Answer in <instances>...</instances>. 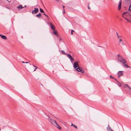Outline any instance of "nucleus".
Here are the masks:
<instances>
[{
	"mask_svg": "<svg viewBox=\"0 0 131 131\" xmlns=\"http://www.w3.org/2000/svg\"><path fill=\"white\" fill-rule=\"evenodd\" d=\"M128 92L129 94H131V90L130 91V90H129Z\"/></svg>",
	"mask_w": 131,
	"mask_h": 131,
	"instance_id": "nucleus-27",
	"label": "nucleus"
},
{
	"mask_svg": "<svg viewBox=\"0 0 131 131\" xmlns=\"http://www.w3.org/2000/svg\"><path fill=\"white\" fill-rule=\"evenodd\" d=\"M26 7V5H25V7Z\"/></svg>",
	"mask_w": 131,
	"mask_h": 131,
	"instance_id": "nucleus-41",
	"label": "nucleus"
},
{
	"mask_svg": "<svg viewBox=\"0 0 131 131\" xmlns=\"http://www.w3.org/2000/svg\"><path fill=\"white\" fill-rule=\"evenodd\" d=\"M72 126H73V127H74L75 128L77 129V127L75 125L72 124L71 125Z\"/></svg>",
	"mask_w": 131,
	"mask_h": 131,
	"instance_id": "nucleus-23",
	"label": "nucleus"
},
{
	"mask_svg": "<svg viewBox=\"0 0 131 131\" xmlns=\"http://www.w3.org/2000/svg\"><path fill=\"white\" fill-rule=\"evenodd\" d=\"M66 55H67V56L70 59L71 61H73V58L69 54H67Z\"/></svg>",
	"mask_w": 131,
	"mask_h": 131,
	"instance_id": "nucleus-8",
	"label": "nucleus"
},
{
	"mask_svg": "<svg viewBox=\"0 0 131 131\" xmlns=\"http://www.w3.org/2000/svg\"><path fill=\"white\" fill-rule=\"evenodd\" d=\"M73 31L74 32V31L73 30H72L71 31V33L72 34H73Z\"/></svg>",
	"mask_w": 131,
	"mask_h": 131,
	"instance_id": "nucleus-28",
	"label": "nucleus"
},
{
	"mask_svg": "<svg viewBox=\"0 0 131 131\" xmlns=\"http://www.w3.org/2000/svg\"><path fill=\"white\" fill-rule=\"evenodd\" d=\"M81 68L79 67L77 68H76L75 69H76V70L78 71V70L80 71V70H81Z\"/></svg>",
	"mask_w": 131,
	"mask_h": 131,
	"instance_id": "nucleus-18",
	"label": "nucleus"
},
{
	"mask_svg": "<svg viewBox=\"0 0 131 131\" xmlns=\"http://www.w3.org/2000/svg\"><path fill=\"white\" fill-rule=\"evenodd\" d=\"M56 1H57V2H59L60 1V0H55Z\"/></svg>",
	"mask_w": 131,
	"mask_h": 131,
	"instance_id": "nucleus-32",
	"label": "nucleus"
},
{
	"mask_svg": "<svg viewBox=\"0 0 131 131\" xmlns=\"http://www.w3.org/2000/svg\"><path fill=\"white\" fill-rule=\"evenodd\" d=\"M78 71L80 72L81 73H84V71L83 70V69L82 68L81 70H80V71L78 70Z\"/></svg>",
	"mask_w": 131,
	"mask_h": 131,
	"instance_id": "nucleus-15",
	"label": "nucleus"
},
{
	"mask_svg": "<svg viewBox=\"0 0 131 131\" xmlns=\"http://www.w3.org/2000/svg\"><path fill=\"white\" fill-rule=\"evenodd\" d=\"M73 66L75 69L77 68V67H79V65L77 62H76L74 63Z\"/></svg>",
	"mask_w": 131,
	"mask_h": 131,
	"instance_id": "nucleus-7",
	"label": "nucleus"
},
{
	"mask_svg": "<svg viewBox=\"0 0 131 131\" xmlns=\"http://www.w3.org/2000/svg\"><path fill=\"white\" fill-rule=\"evenodd\" d=\"M40 10L41 13H44V10L41 8H40Z\"/></svg>",
	"mask_w": 131,
	"mask_h": 131,
	"instance_id": "nucleus-21",
	"label": "nucleus"
},
{
	"mask_svg": "<svg viewBox=\"0 0 131 131\" xmlns=\"http://www.w3.org/2000/svg\"><path fill=\"white\" fill-rule=\"evenodd\" d=\"M121 5H122V2L121 1H120L119 2V5L118 7V9L119 10L121 8Z\"/></svg>",
	"mask_w": 131,
	"mask_h": 131,
	"instance_id": "nucleus-9",
	"label": "nucleus"
},
{
	"mask_svg": "<svg viewBox=\"0 0 131 131\" xmlns=\"http://www.w3.org/2000/svg\"><path fill=\"white\" fill-rule=\"evenodd\" d=\"M116 34L117 38L119 41V43L122 44V45H124L123 41L122 40V36L121 35H119L117 32H116Z\"/></svg>",
	"mask_w": 131,
	"mask_h": 131,
	"instance_id": "nucleus-2",
	"label": "nucleus"
},
{
	"mask_svg": "<svg viewBox=\"0 0 131 131\" xmlns=\"http://www.w3.org/2000/svg\"><path fill=\"white\" fill-rule=\"evenodd\" d=\"M117 59L118 61H119L122 63H127V61L119 54L117 55Z\"/></svg>",
	"mask_w": 131,
	"mask_h": 131,
	"instance_id": "nucleus-1",
	"label": "nucleus"
},
{
	"mask_svg": "<svg viewBox=\"0 0 131 131\" xmlns=\"http://www.w3.org/2000/svg\"><path fill=\"white\" fill-rule=\"evenodd\" d=\"M6 8H7V9H10V7H6Z\"/></svg>",
	"mask_w": 131,
	"mask_h": 131,
	"instance_id": "nucleus-30",
	"label": "nucleus"
},
{
	"mask_svg": "<svg viewBox=\"0 0 131 131\" xmlns=\"http://www.w3.org/2000/svg\"><path fill=\"white\" fill-rule=\"evenodd\" d=\"M54 125L59 129H61V127L57 124V122Z\"/></svg>",
	"mask_w": 131,
	"mask_h": 131,
	"instance_id": "nucleus-11",
	"label": "nucleus"
},
{
	"mask_svg": "<svg viewBox=\"0 0 131 131\" xmlns=\"http://www.w3.org/2000/svg\"><path fill=\"white\" fill-rule=\"evenodd\" d=\"M62 7H63V9H64V8L65 7V6H64L63 5H62Z\"/></svg>",
	"mask_w": 131,
	"mask_h": 131,
	"instance_id": "nucleus-33",
	"label": "nucleus"
},
{
	"mask_svg": "<svg viewBox=\"0 0 131 131\" xmlns=\"http://www.w3.org/2000/svg\"><path fill=\"white\" fill-rule=\"evenodd\" d=\"M117 82L118 83V84H117L119 86V87H121L122 86L121 84V83H120L118 81Z\"/></svg>",
	"mask_w": 131,
	"mask_h": 131,
	"instance_id": "nucleus-19",
	"label": "nucleus"
},
{
	"mask_svg": "<svg viewBox=\"0 0 131 131\" xmlns=\"http://www.w3.org/2000/svg\"><path fill=\"white\" fill-rule=\"evenodd\" d=\"M48 121L51 124H52L54 125H55V124L56 123V121L52 119L51 118L50 116H49L48 115Z\"/></svg>",
	"mask_w": 131,
	"mask_h": 131,
	"instance_id": "nucleus-4",
	"label": "nucleus"
},
{
	"mask_svg": "<svg viewBox=\"0 0 131 131\" xmlns=\"http://www.w3.org/2000/svg\"><path fill=\"white\" fill-rule=\"evenodd\" d=\"M124 71H119L117 73V75L118 78L123 75Z\"/></svg>",
	"mask_w": 131,
	"mask_h": 131,
	"instance_id": "nucleus-5",
	"label": "nucleus"
},
{
	"mask_svg": "<svg viewBox=\"0 0 131 131\" xmlns=\"http://www.w3.org/2000/svg\"><path fill=\"white\" fill-rule=\"evenodd\" d=\"M28 63V62H25V63Z\"/></svg>",
	"mask_w": 131,
	"mask_h": 131,
	"instance_id": "nucleus-36",
	"label": "nucleus"
},
{
	"mask_svg": "<svg viewBox=\"0 0 131 131\" xmlns=\"http://www.w3.org/2000/svg\"><path fill=\"white\" fill-rule=\"evenodd\" d=\"M7 1H8L9 2H10V1H8V0H6Z\"/></svg>",
	"mask_w": 131,
	"mask_h": 131,
	"instance_id": "nucleus-38",
	"label": "nucleus"
},
{
	"mask_svg": "<svg viewBox=\"0 0 131 131\" xmlns=\"http://www.w3.org/2000/svg\"><path fill=\"white\" fill-rule=\"evenodd\" d=\"M36 16L39 18H40L41 17V14L40 13L39 14H37L36 15Z\"/></svg>",
	"mask_w": 131,
	"mask_h": 131,
	"instance_id": "nucleus-17",
	"label": "nucleus"
},
{
	"mask_svg": "<svg viewBox=\"0 0 131 131\" xmlns=\"http://www.w3.org/2000/svg\"><path fill=\"white\" fill-rule=\"evenodd\" d=\"M108 127L107 128V129L108 131H114L112 129L111 127L109 126V125H108Z\"/></svg>",
	"mask_w": 131,
	"mask_h": 131,
	"instance_id": "nucleus-13",
	"label": "nucleus"
},
{
	"mask_svg": "<svg viewBox=\"0 0 131 131\" xmlns=\"http://www.w3.org/2000/svg\"><path fill=\"white\" fill-rule=\"evenodd\" d=\"M53 33L55 35H57V31H54L53 32Z\"/></svg>",
	"mask_w": 131,
	"mask_h": 131,
	"instance_id": "nucleus-22",
	"label": "nucleus"
},
{
	"mask_svg": "<svg viewBox=\"0 0 131 131\" xmlns=\"http://www.w3.org/2000/svg\"><path fill=\"white\" fill-rule=\"evenodd\" d=\"M22 62L23 63H25V62H24V61H22Z\"/></svg>",
	"mask_w": 131,
	"mask_h": 131,
	"instance_id": "nucleus-37",
	"label": "nucleus"
},
{
	"mask_svg": "<svg viewBox=\"0 0 131 131\" xmlns=\"http://www.w3.org/2000/svg\"><path fill=\"white\" fill-rule=\"evenodd\" d=\"M33 66L34 67H35V69H36L37 68V67H36V66H35L34 65H33Z\"/></svg>",
	"mask_w": 131,
	"mask_h": 131,
	"instance_id": "nucleus-31",
	"label": "nucleus"
},
{
	"mask_svg": "<svg viewBox=\"0 0 131 131\" xmlns=\"http://www.w3.org/2000/svg\"><path fill=\"white\" fill-rule=\"evenodd\" d=\"M129 9L130 10H131V4L130 5L129 7Z\"/></svg>",
	"mask_w": 131,
	"mask_h": 131,
	"instance_id": "nucleus-26",
	"label": "nucleus"
},
{
	"mask_svg": "<svg viewBox=\"0 0 131 131\" xmlns=\"http://www.w3.org/2000/svg\"><path fill=\"white\" fill-rule=\"evenodd\" d=\"M61 53L63 54H65V55H66V54H67L66 53H65L64 51L63 50H62L61 51Z\"/></svg>",
	"mask_w": 131,
	"mask_h": 131,
	"instance_id": "nucleus-20",
	"label": "nucleus"
},
{
	"mask_svg": "<svg viewBox=\"0 0 131 131\" xmlns=\"http://www.w3.org/2000/svg\"><path fill=\"white\" fill-rule=\"evenodd\" d=\"M17 7L18 10H21L24 8V7L22 6L21 5H19L18 6H17Z\"/></svg>",
	"mask_w": 131,
	"mask_h": 131,
	"instance_id": "nucleus-10",
	"label": "nucleus"
},
{
	"mask_svg": "<svg viewBox=\"0 0 131 131\" xmlns=\"http://www.w3.org/2000/svg\"><path fill=\"white\" fill-rule=\"evenodd\" d=\"M36 70V69H34V71H35Z\"/></svg>",
	"mask_w": 131,
	"mask_h": 131,
	"instance_id": "nucleus-39",
	"label": "nucleus"
},
{
	"mask_svg": "<svg viewBox=\"0 0 131 131\" xmlns=\"http://www.w3.org/2000/svg\"><path fill=\"white\" fill-rule=\"evenodd\" d=\"M2 35L0 34V36H1Z\"/></svg>",
	"mask_w": 131,
	"mask_h": 131,
	"instance_id": "nucleus-40",
	"label": "nucleus"
},
{
	"mask_svg": "<svg viewBox=\"0 0 131 131\" xmlns=\"http://www.w3.org/2000/svg\"><path fill=\"white\" fill-rule=\"evenodd\" d=\"M38 9L37 8H35L34 10L32 11V14H36L38 12Z\"/></svg>",
	"mask_w": 131,
	"mask_h": 131,
	"instance_id": "nucleus-6",
	"label": "nucleus"
},
{
	"mask_svg": "<svg viewBox=\"0 0 131 131\" xmlns=\"http://www.w3.org/2000/svg\"><path fill=\"white\" fill-rule=\"evenodd\" d=\"M63 12H64V13H65V11H64V10H64V9H63Z\"/></svg>",
	"mask_w": 131,
	"mask_h": 131,
	"instance_id": "nucleus-35",
	"label": "nucleus"
},
{
	"mask_svg": "<svg viewBox=\"0 0 131 131\" xmlns=\"http://www.w3.org/2000/svg\"><path fill=\"white\" fill-rule=\"evenodd\" d=\"M50 26L51 28L53 30H54L55 28V27L51 23H50Z\"/></svg>",
	"mask_w": 131,
	"mask_h": 131,
	"instance_id": "nucleus-12",
	"label": "nucleus"
},
{
	"mask_svg": "<svg viewBox=\"0 0 131 131\" xmlns=\"http://www.w3.org/2000/svg\"><path fill=\"white\" fill-rule=\"evenodd\" d=\"M128 13L127 12H124L122 15V17L125 19L127 21L131 23V19L129 20L126 18L125 16H128Z\"/></svg>",
	"mask_w": 131,
	"mask_h": 131,
	"instance_id": "nucleus-3",
	"label": "nucleus"
},
{
	"mask_svg": "<svg viewBox=\"0 0 131 131\" xmlns=\"http://www.w3.org/2000/svg\"><path fill=\"white\" fill-rule=\"evenodd\" d=\"M1 37L3 39H7L6 37L4 35H2L1 36Z\"/></svg>",
	"mask_w": 131,
	"mask_h": 131,
	"instance_id": "nucleus-16",
	"label": "nucleus"
},
{
	"mask_svg": "<svg viewBox=\"0 0 131 131\" xmlns=\"http://www.w3.org/2000/svg\"><path fill=\"white\" fill-rule=\"evenodd\" d=\"M88 8L89 9H90V7H89V6H88Z\"/></svg>",
	"mask_w": 131,
	"mask_h": 131,
	"instance_id": "nucleus-34",
	"label": "nucleus"
},
{
	"mask_svg": "<svg viewBox=\"0 0 131 131\" xmlns=\"http://www.w3.org/2000/svg\"><path fill=\"white\" fill-rule=\"evenodd\" d=\"M110 78L111 79H114V77L111 75H110Z\"/></svg>",
	"mask_w": 131,
	"mask_h": 131,
	"instance_id": "nucleus-24",
	"label": "nucleus"
},
{
	"mask_svg": "<svg viewBox=\"0 0 131 131\" xmlns=\"http://www.w3.org/2000/svg\"><path fill=\"white\" fill-rule=\"evenodd\" d=\"M114 80H115L117 82L118 81L115 78H114Z\"/></svg>",
	"mask_w": 131,
	"mask_h": 131,
	"instance_id": "nucleus-29",
	"label": "nucleus"
},
{
	"mask_svg": "<svg viewBox=\"0 0 131 131\" xmlns=\"http://www.w3.org/2000/svg\"><path fill=\"white\" fill-rule=\"evenodd\" d=\"M43 15H45V16H46L48 18V19H49V17H48V16L47 15H46L45 14V13L43 14Z\"/></svg>",
	"mask_w": 131,
	"mask_h": 131,
	"instance_id": "nucleus-25",
	"label": "nucleus"
},
{
	"mask_svg": "<svg viewBox=\"0 0 131 131\" xmlns=\"http://www.w3.org/2000/svg\"><path fill=\"white\" fill-rule=\"evenodd\" d=\"M125 63H122L123 64V66L126 68H129V67L127 64H125Z\"/></svg>",
	"mask_w": 131,
	"mask_h": 131,
	"instance_id": "nucleus-14",
	"label": "nucleus"
}]
</instances>
